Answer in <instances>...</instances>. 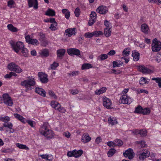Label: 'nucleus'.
<instances>
[{
    "instance_id": "35",
    "label": "nucleus",
    "mask_w": 161,
    "mask_h": 161,
    "mask_svg": "<svg viewBox=\"0 0 161 161\" xmlns=\"http://www.w3.org/2000/svg\"><path fill=\"white\" fill-rule=\"evenodd\" d=\"M108 58V56L107 54H102L98 56L97 59L102 61Z\"/></svg>"
},
{
    "instance_id": "39",
    "label": "nucleus",
    "mask_w": 161,
    "mask_h": 161,
    "mask_svg": "<svg viewBox=\"0 0 161 161\" xmlns=\"http://www.w3.org/2000/svg\"><path fill=\"white\" fill-rule=\"evenodd\" d=\"M130 48L127 47L122 52L123 55L125 56H127L129 54V53L130 52Z\"/></svg>"
},
{
    "instance_id": "38",
    "label": "nucleus",
    "mask_w": 161,
    "mask_h": 161,
    "mask_svg": "<svg viewBox=\"0 0 161 161\" xmlns=\"http://www.w3.org/2000/svg\"><path fill=\"white\" fill-rule=\"evenodd\" d=\"M57 23L55 22L54 23H52L49 28L52 31H55L58 29Z\"/></svg>"
},
{
    "instance_id": "53",
    "label": "nucleus",
    "mask_w": 161,
    "mask_h": 161,
    "mask_svg": "<svg viewBox=\"0 0 161 161\" xmlns=\"http://www.w3.org/2000/svg\"><path fill=\"white\" fill-rule=\"evenodd\" d=\"M80 10L79 8L77 7L75 11V14L76 17H79L80 14Z\"/></svg>"
},
{
    "instance_id": "50",
    "label": "nucleus",
    "mask_w": 161,
    "mask_h": 161,
    "mask_svg": "<svg viewBox=\"0 0 161 161\" xmlns=\"http://www.w3.org/2000/svg\"><path fill=\"white\" fill-rule=\"evenodd\" d=\"M21 50V52L23 54H24V55L25 57L27 56V55L28 54V50L27 49L25 48L24 47V48H23Z\"/></svg>"
},
{
    "instance_id": "56",
    "label": "nucleus",
    "mask_w": 161,
    "mask_h": 161,
    "mask_svg": "<svg viewBox=\"0 0 161 161\" xmlns=\"http://www.w3.org/2000/svg\"><path fill=\"white\" fill-rule=\"evenodd\" d=\"M3 125L4 127H7L9 129H11V127H13V125L11 123H9L7 124L4 123Z\"/></svg>"
},
{
    "instance_id": "60",
    "label": "nucleus",
    "mask_w": 161,
    "mask_h": 161,
    "mask_svg": "<svg viewBox=\"0 0 161 161\" xmlns=\"http://www.w3.org/2000/svg\"><path fill=\"white\" fill-rule=\"evenodd\" d=\"M108 145L110 147H114L116 146L115 143L112 142H107Z\"/></svg>"
},
{
    "instance_id": "1",
    "label": "nucleus",
    "mask_w": 161,
    "mask_h": 161,
    "mask_svg": "<svg viewBox=\"0 0 161 161\" xmlns=\"http://www.w3.org/2000/svg\"><path fill=\"white\" fill-rule=\"evenodd\" d=\"M36 82L34 78L25 80L22 81L21 83V86H25L26 88L25 90L26 92L28 90H30L33 89V88H32V86H34Z\"/></svg>"
},
{
    "instance_id": "2",
    "label": "nucleus",
    "mask_w": 161,
    "mask_h": 161,
    "mask_svg": "<svg viewBox=\"0 0 161 161\" xmlns=\"http://www.w3.org/2000/svg\"><path fill=\"white\" fill-rule=\"evenodd\" d=\"M10 43L13 49L16 53H18L19 50H21L24 47L23 43L19 41L16 43L13 41H11Z\"/></svg>"
},
{
    "instance_id": "21",
    "label": "nucleus",
    "mask_w": 161,
    "mask_h": 161,
    "mask_svg": "<svg viewBox=\"0 0 161 161\" xmlns=\"http://www.w3.org/2000/svg\"><path fill=\"white\" fill-rule=\"evenodd\" d=\"M45 14L48 16H53L55 15V12L53 10L49 8L46 11Z\"/></svg>"
},
{
    "instance_id": "7",
    "label": "nucleus",
    "mask_w": 161,
    "mask_h": 161,
    "mask_svg": "<svg viewBox=\"0 0 161 161\" xmlns=\"http://www.w3.org/2000/svg\"><path fill=\"white\" fill-rule=\"evenodd\" d=\"M132 101V99L129 97L127 95H123L120 97L119 103L125 104H130Z\"/></svg>"
},
{
    "instance_id": "28",
    "label": "nucleus",
    "mask_w": 161,
    "mask_h": 161,
    "mask_svg": "<svg viewBox=\"0 0 161 161\" xmlns=\"http://www.w3.org/2000/svg\"><path fill=\"white\" fill-rule=\"evenodd\" d=\"M92 67L93 66L92 64L89 63H85L82 65L81 69L82 70L88 69Z\"/></svg>"
},
{
    "instance_id": "13",
    "label": "nucleus",
    "mask_w": 161,
    "mask_h": 161,
    "mask_svg": "<svg viewBox=\"0 0 161 161\" xmlns=\"http://www.w3.org/2000/svg\"><path fill=\"white\" fill-rule=\"evenodd\" d=\"M103 105L106 108L108 109H111V107L112 105L111 101L108 98H105L103 99Z\"/></svg>"
},
{
    "instance_id": "49",
    "label": "nucleus",
    "mask_w": 161,
    "mask_h": 161,
    "mask_svg": "<svg viewBox=\"0 0 161 161\" xmlns=\"http://www.w3.org/2000/svg\"><path fill=\"white\" fill-rule=\"evenodd\" d=\"M93 36H94L96 37L99 36V35L103 34V32L100 31H96L92 32Z\"/></svg>"
},
{
    "instance_id": "37",
    "label": "nucleus",
    "mask_w": 161,
    "mask_h": 161,
    "mask_svg": "<svg viewBox=\"0 0 161 161\" xmlns=\"http://www.w3.org/2000/svg\"><path fill=\"white\" fill-rule=\"evenodd\" d=\"M152 80H155L156 82L158 84L159 87L161 88V78H153Z\"/></svg>"
},
{
    "instance_id": "44",
    "label": "nucleus",
    "mask_w": 161,
    "mask_h": 161,
    "mask_svg": "<svg viewBox=\"0 0 161 161\" xmlns=\"http://www.w3.org/2000/svg\"><path fill=\"white\" fill-rule=\"evenodd\" d=\"M14 150V149L12 148H6L2 149L1 152L2 153H11Z\"/></svg>"
},
{
    "instance_id": "52",
    "label": "nucleus",
    "mask_w": 161,
    "mask_h": 161,
    "mask_svg": "<svg viewBox=\"0 0 161 161\" xmlns=\"http://www.w3.org/2000/svg\"><path fill=\"white\" fill-rule=\"evenodd\" d=\"M58 66V63H56L55 62H54L51 65V69L52 70L55 69Z\"/></svg>"
},
{
    "instance_id": "36",
    "label": "nucleus",
    "mask_w": 161,
    "mask_h": 161,
    "mask_svg": "<svg viewBox=\"0 0 161 161\" xmlns=\"http://www.w3.org/2000/svg\"><path fill=\"white\" fill-rule=\"evenodd\" d=\"M3 102L6 104L10 106H11L13 104V102L11 99V97L7 99L6 100L5 99V101H3Z\"/></svg>"
},
{
    "instance_id": "59",
    "label": "nucleus",
    "mask_w": 161,
    "mask_h": 161,
    "mask_svg": "<svg viewBox=\"0 0 161 161\" xmlns=\"http://www.w3.org/2000/svg\"><path fill=\"white\" fill-rule=\"evenodd\" d=\"M75 151L73 150L72 151H69L67 153V155L69 157H75V154L74 153L75 152Z\"/></svg>"
},
{
    "instance_id": "22",
    "label": "nucleus",
    "mask_w": 161,
    "mask_h": 161,
    "mask_svg": "<svg viewBox=\"0 0 161 161\" xmlns=\"http://www.w3.org/2000/svg\"><path fill=\"white\" fill-rule=\"evenodd\" d=\"M65 52V50L63 49H59L57 51V56L58 57H63Z\"/></svg>"
},
{
    "instance_id": "64",
    "label": "nucleus",
    "mask_w": 161,
    "mask_h": 161,
    "mask_svg": "<svg viewBox=\"0 0 161 161\" xmlns=\"http://www.w3.org/2000/svg\"><path fill=\"white\" fill-rule=\"evenodd\" d=\"M57 110H58L59 111L62 113H64L66 111L65 109L64 108V107H61L60 105V107H59Z\"/></svg>"
},
{
    "instance_id": "57",
    "label": "nucleus",
    "mask_w": 161,
    "mask_h": 161,
    "mask_svg": "<svg viewBox=\"0 0 161 161\" xmlns=\"http://www.w3.org/2000/svg\"><path fill=\"white\" fill-rule=\"evenodd\" d=\"M84 36L86 38H91L93 36L92 32H86Z\"/></svg>"
},
{
    "instance_id": "42",
    "label": "nucleus",
    "mask_w": 161,
    "mask_h": 161,
    "mask_svg": "<svg viewBox=\"0 0 161 161\" xmlns=\"http://www.w3.org/2000/svg\"><path fill=\"white\" fill-rule=\"evenodd\" d=\"M10 120V119L9 117L8 116H6L3 117H0V121L5 123H7Z\"/></svg>"
},
{
    "instance_id": "33",
    "label": "nucleus",
    "mask_w": 161,
    "mask_h": 161,
    "mask_svg": "<svg viewBox=\"0 0 161 161\" xmlns=\"http://www.w3.org/2000/svg\"><path fill=\"white\" fill-rule=\"evenodd\" d=\"M104 34L106 36L108 37L110 36L111 34V31L110 28H106L104 30Z\"/></svg>"
},
{
    "instance_id": "46",
    "label": "nucleus",
    "mask_w": 161,
    "mask_h": 161,
    "mask_svg": "<svg viewBox=\"0 0 161 161\" xmlns=\"http://www.w3.org/2000/svg\"><path fill=\"white\" fill-rule=\"evenodd\" d=\"M48 94L51 97H53L54 99H56L57 97L54 93L52 90H48Z\"/></svg>"
},
{
    "instance_id": "10",
    "label": "nucleus",
    "mask_w": 161,
    "mask_h": 161,
    "mask_svg": "<svg viewBox=\"0 0 161 161\" xmlns=\"http://www.w3.org/2000/svg\"><path fill=\"white\" fill-rule=\"evenodd\" d=\"M123 155L125 157H128L129 159H132L134 156L133 151L131 148H129L123 153Z\"/></svg>"
},
{
    "instance_id": "48",
    "label": "nucleus",
    "mask_w": 161,
    "mask_h": 161,
    "mask_svg": "<svg viewBox=\"0 0 161 161\" xmlns=\"http://www.w3.org/2000/svg\"><path fill=\"white\" fill-rule=\"evenodd\" d=\"M147 132L146 130L144 129L140 130V135L142 137L145 136L147 135Z\"/></svg>"
},
{
    "instance_id": "24",
    "label": "nucleus",
    "mask_w": 161,
    "mask_h": 161,
    "mask_svg": "<svg viewBox=\"0 0 161 161\" xmlns=\"http://www.w3.org/2000/svg\"><path fill=\"white\" fill-rule=\"evenodd\" d=\"M7 28L8 30L13 32H16L18 31V29L14 27L11 24H8L7 26Z\"/></svg>"
},
{
    "instance_id": "15",
    "label": "nucleus",
    "mask_w": 161,
    "mask_h": 161,
    "mask_svg": "<svg viewBox=\"0 0 161 161\" xmlns=\"http://www.w3.org/2000/svg\"><path fill=\"white\" fill-rule=\"evenodd\" d=\"M139 70L143 73L150 74L153 73V71L144 66H140Z\"/></svg>"
},
{
    "instance_id": "32",
    "label": "nucleus",
    "mask_w": 161,
    "mask_h": 161,
    "mask_svg": "<svg viewBox=\"0 0 161 161\" xmlns=\"http://www.w3.org/2000/svg\"><path fill=\"white\" fill-rule=\"evenodd\" d=\"M75 152L74 153L75 157V158H78L80 157L83 153V151L82 150H74Z\"/></svg>"
},
{
    "instance_id": "16",
    "label": "nucleus",
    "mask_w": 161,
    "mask_h": 161,
    "mask_svg": "<svg viewBox=\"0 0 161 161\" xmlns=\"http://www.w3.org/2000/svg\"><path fill=\"white\" fill-rule=\"evenodd\" d=\"M35 92L43 97H46V92L42 88L36 87Z\"/></svg>"
},
{
    "instance_id": "25",
    "label": "nucleus",
    "mask_w": 161,
    "mask_h": 161,
    "mask_svg": "<svg viewBox=\"0 0 161 161\" xmlns=\"http://www.w3.org/2000/svg\"><path fill=\"white\" fill-rule=\"evenodd\" d=\"M107 89L105 87H102L99 90H96L95 92V93L97 95H100L104 93L106 91Z\"/></svg>"
},
{
    "instance_id": "40",
    "label": "nucleus",
    "mask_w": 161,
    "mask_h": 161,
    "mask_svg": "<svg viewBox=\"0 0 161 161\" xmlns=\"http://www.w3.org/2000/svg\"><path fill=\"white\" fill-rule=\"evenodd\" d=\"M142 110V107L141 106L139 105L135 108V110L134 111V112L135 113L141 114Z\"/></svg>"
},
{
    "instance_id": "23",
    "label": "nucleus",
    "mask_w": 161,
    "mask_h": 161,
    "mask_svg": "<svg viewBox=\"0 0 161 161\" xmlns=\"http://www.w3.org/2000/svg\"><path fill=\"white\" fill-rule=\"evenodd\" d=\"M51 105L53 108L57 110L60 107V104L57 102L54 101L51 102Z\"/></svg>"
},
{
    "instance_id": "58",
    "label": "nucleus",
    "mask_w": 161,
    "mask_h": 161,
    "mask_svg": "<svg viewBox=\"0 0 161 161\" xmlns=\"http://www.w3.org/2000/svg\"><path fill=\"white\" fill-rule=\"evenodd\" d=\"M40 36L39 40L42 42H43L45 40V35L42 33H40L39 34Z\"/></svg>"
},
{
    "instance_id": "9",
    "label": "nucleus",
    "mask_w": 161,
    "mask_h": 161,
    "mask_svg": "<svg viewBox=\"0 0 161 161\" xmlns=\"http://www.w3.org/2000/svg\"><path fill=\"white\" fill-rule=\"evenodd\" d=\"M38 76L40 81L42 83H46L48 80L47 74L42 72H39L38 73Z\"/></svg>"
},
{
    "instance_id": "31",
    "label": "nucleus",
    "mask_w": 161,
    "mask_h": 161,
    "mask_svg": "<svg viewBox=\"0 0 161 161\" xmlns=\"http://www.w3.org/2000/svg\"><path fill=\"white\" fill-rule=\"evenodd\" d=\"M116 152V151L114 148L110 149L107 153L108 157H112Z\"/></svg>"
},
{
    "instance_id": "3",
    "label": "nucleus",
    "mask_w": 161,
    "mask_h": 161,
    "mask_svg": "<svg viewBox=\"0 0 161 161\" xmlns=\"http://www.w3.org/2000/svg\"><path fill=\"white\" fill-rule=\"evenodd\" d=\"M41 133L47 138H52L53 136L52 131L47 129L46 126H43L41 128Z\"/></svg>"
},
{
    "instance_id": "5",
    "label": "nucleus",
    "mask_w": 161,
    "mask_h": 161,
    "mask_svg": "<svg viewBox=\"0 0 161 161\" xmlns=\"http://www.w3.org/2000/svg\"><path fill=\"white\" fill-rule=\"evenodd\" d=\"M8 68L9 70L15 71L17 73H19L22 71V70L18 65L13 62L8 64Z\"/></svg>"
},
{
    "instance_id": "18",
    "label": "nucleus",
    "mask_w": 161,
    "mask_h": 161,
    "mask_svg": "<svg viewBox=\"0 0 161 161\" xmlns=\"http://www.w3.org/2000/svg\"><path fill=\"white\" fill-rule=\"evenodd\" d=\"M148 26L146 24H143L141 25V31L145 34H148Z\"/></svg>"
},
{
    "instance_id": "26",
    "label": "nucleus",
    "mask_w": 161,
    "mask_h": 161,
    "mask_svg": "<svg viewBox=\"0 0 161 161\" xmlns=\"http://www.w3.org/2000/svg\"><path fill=\"white\" fill-rule=\"evenodd\" d=\"M62 13L65 15V16L66 19H69L70 15V12L66 9H63L62 10Z\"/></svg>"
},
{
    "instance_id": "6",
    "label": "nucleus",
    "mask_w": 161,
    "mask_h": 161,
    "mask_svg": "<svg viewBox=\"0 0 161 161\" xmlns=\"http://www.w3.org/2000/svg\"><path fill=\"white\" fill-rule=\"evenodd\" d=\"M67 53L69 55L72 56L73 55H76L79 58H81L80 50L75 48H70L67 49Z\"/></svg>"
},
{
    "instance_id": "12",
    "label": "nucleus",
    "mask_w": 161,
    "mask_h": 161,
    "mask_svg": "<svg viewBox=\"0 0 161 161\" xmlns=\"http://www.w3.org/2000/svg\"><path fill=\"white\" fill-rule=\"evenodd\" d=\"M28 3L29 8L33 6L34 8L35 9H37L38 8L37 0H28Z\"/></svg>"
},
{
    "instance_id": "4",
    "label": "nucleus",
    "mask_w": 161,
    "mask_h": 161,
    "mask_svg": "<svg viewBox=\"0 0 161 161\" xmlns=\"http://www.w3.org/2000/svg\"><path fill=\"white\" fill-rule=\"evenodd\" d=\"M161 48V42L158 41L157 39L155 38L153 41L152 44V49L154 52L159 51Z\"/></svg>"
},
{
    "instance_id": "63",
    "label": "nucleus",
    "mask_w": 161,
    "mask_h": 161,
    "mask_svg": "<svg viewBox=\"0 0 161 161\" xmlns=\"http://www.w3.org/2000/svg\"><path fill=\"white\" fill-rule=\"evenodd\" d=\"M97 14L95 12L92 11L90 14V17L91 18H94L95 17L96 18Z\"/></svg>"
},
{
    "instance_id": "11",
    "label": "nucleus",
    "mask_w": 161,
    "mask_h": 161,
    "mask_svg": "<svg viewBox=\"0 0 161 161\" xmlns=\"http://www.w3.org/2000/svg\"><path fill=\"white\" fill-rule=\"evenodd\" d=\"M96 11L101 14H105L108 12V9L106 6L102 5L97 8Z\"/></svg>"
},
{
    "instance_id": "29",
    "label": "nucleus",
    "mask_w": 161,
    "mask_h": 161,
    "mask_svg": "<svg viewBox=\"0 0 161 161\" xmlns=\"http://www.w3.org/2000/svg\"><path fill=\"white\" fill-rule=\"evenodd\" d=\"M2 97L3 98H2V97L0 96V103H2L3 99V101H5V99L6 100L7 99L11 98L9 95L7 93L3 94Z\"/></svg>"
},
{
    "instance_id": "34",
    "label": "nucleus",
    "mask_w": 161,
    "mask_h": 161,
    "mask_svg": "<svg viewBox=\"0 0 161 161\" xmlns=\"http://www.w3.org/2000/svg\"><path fill=\"white\" fill-rule=\"evenodd\" d=\"M108 123L112 125H115L117 123L116 119H115L111 117L109 118L108 119Z\"/></svg>"
},
{
    "instance_id": "54",
    "label": "nucleus",
    "mask_w": 161,
    "mask_h": 161,
    "mask_svg": "<svg viewBox=\"0 0 161 161\" xmlns=\"http://www.w3.org/2000/svg\"><path fill=\"white\" fill-rule=\"evenodd\" d=\"M96 20V17L94 18H91L89 20L88 25L89 26H92L93 24L95 22Z\"/></svg>"
},
{
    "instance_id": "47",
    "label": "nucleus",
    "mask_w": 161,
    "mask_h": 161,
    "mask_svg": "<svg viewBox=\"0 0 161 161\" xmlns=\"http://www.w3.org/2000/svg\"><path fill=\"white\" fill-rule=\"evenodd\" d=\"M26 122H27L32 127H34L36 124L35 122V121H31L30 120L26 119Z\"/></svg>"
},
{
    "instance_id": "41",
    "label": "nucleus",
    "mask_w": 161,
    "mask_h": 161,
    "mask_svg": "<svg viewBox=\"0 0 161 161\" xmlns=\"http://www.w3.org/2000/svg\"><path fill=\"white\" fill-rule=\"evenodd\" d=\"M150 112V110L149 108H146L144 109L142 108L141 114L144 115H147L149 114Z\"/></svg>"
},
{
    "instance_id": "45",
    "label": "nucleus",
    "mask_w": 161,
    "mask_h": 161,
    "mask_svg": "<svg viewBox=\"0 0 161 161\" xmlns=\"http://www.w3.org/2000/svg\"><path fill=\"white\" fill-rule=\"evenodd\" d=\"M139 83L141 85H143L144 84H146V83L147 84L148 82L146 81V78L142 77L139 80Z\"/></svg>"
},
{
    "instance_id": "19",
    "label": "nucleus",
    "mask_w": 161,
    "mask_h": 161,
    "mask_svg": "<svg viewBox=\"0 0 161 161\" xmlns=\"http://www.w3.org/2000/svg\"><path fill=\"white\" fill-rule=\"evenodd\" d=\"M14 115L15 117L24 123H26V119L22 116L18 114H14Z\"/></svg>"
},
{
    "instance_id": "61",
    "label": "nucleus",
    "mask_w": 161,
    "mask_h": 161,
    "mask_svg": "<svg viewBox=\"0 0 161 161\" xmlns=\"http://www.w3.org/2000/svg\"><path fill=\"white\" fill-rule=\"evenodd\" d=\"M113 67L115 68L117 67H119L121 65V64H118V62L116 61H114L113 62Z\"/></svg>"
},
{
    "instance_id": "62",
    "label": "nucleus",
    "mask_w": 161,
    "mask_h": 161,
    "mask_svg": "<svg viewBox=\"0 0 161 161\" xmlns=\"http://www.w3.org/2000/svg\"><path fill=\"white\" fill-rule=\"evenodd\" d=\"M14 3V2L13 0H9L8 2V5L10 8H11L12 7V5H13Z\"/></svg>"
},
{
    "instance_id": "51",
    "label": "nucleus",
    "mask_w": 161,
    "mask_h": 161,
    "mask_svg": "<svg viewBox=\"0 0 161 161\" xmlns=\"http://www.w3.org/2000/svg\"><path fill=\"white\" fill-rule=\"evenodd\" d=\"M29 44L34 45H37L39 44V42L36 39H31Z\"/></svg>"
},
{
    "instance_id": "8",
    "label": "nucleus",
    "mask_w": 161,
    "mask_h": 161,
    "mask_svg": "<svg viewBox=\"0 0 161 161\" xmlns=\"http://www.w3.org/2000/svg\"><path fill=\"white\" fill-rule=\"evenodd\" d=\"M137 155L139 157L140 160L143 161L145 158L149 157L150 155V153L147 150H144L143 152H140L139 154L137 152Z\"/></svg>"
},
{
    "instance_id": "17",
    "label": "nucleus",
    "mask_w": 161,
    "mask_h": 161,
    "mask_svg": "<svg viewBox=\"0 0 161 161\" xmlns=\"http://www.w3.org/2000/svg\"><path fill=\"white\" fill-rule=\"evenodd\" d=\"M91 139V138L89 135L87 133H85L82 136L81 141L83 142L86 143L89 142Z\"/></svg>"
},
{
    "instance_id": "14",
    "label": "nucleus",
    "mask_w": 161,
    "mask_h": 161,
    "mask_svg": "<svg viewBox=\"0 0 161 161\" xmlns=\"http://www.w3.org/2000/svg\"><path fill=\"white\" fill-rule=\"evenodd\" d=\"M75 28H69L65 30V33L66 36H68V37H70L72 35H75L76 32L75 31Z\"/></svg>"
},
{
    "instance_id": "27",
    "label": "nucleus",
    "mask_w": 161,
    "mask_h": 161,
    "mask_svg": "<svg viewBox=\"0 0 161 161\" xmlns=\"http://www.w3.org/2000/svg\"><path fill=\"white\" fill-rule=\"evenodd\" d=\"M137 146L140 149L145 147L146 144L145 142L142 141H138L136 142Z\"/></svg>"
},
{
    "instance_id": "55",
    "label": "nucleus",
    "mask_w": 161,
    "mask_h": 161,
    "mask_svg": "<svg viewBox=\"0 0 161 161\" xmlns=\"http://www.w3.org/2000/svg\"><path fill=\"white\" fill-rule=\"evenodd\" d=\"M16 145L17 147L20 149H26V148H28L26 145L19 143H16Z\"/></svg>"
},
{
    "instance_id": "20",
    "label": "nucleus",
    "mask_w": 161,
    "mask_h": 161,
    "mask_svg": "<svg viewBox=\"0 0 161 161\" xmlns=\"http://www.w3.org/2000/svg\"><path fill=\"white\" fill-rule=\"evenodd\" d=\"M132 56L133 57V60L137 61L139 59L140 53L134 50L132 52Z\"/></svg>"
},
{
    "instance_id": "30",
    "label": "nucleus",
    "mask_w": 161,
    "mask_h": 161,
    "mask_svg": "<svg viewBox=\"0 0 161 161\" xmlns=\"http://www.w3.org/2000/svg\"><path fill=\"white\" fill-rule=\"evenodd\" d=\"M41 55L45 57L48 56L49 55L48 50L46 49L42 50L41 52Z\"/></svg>"
},
{
    "instance_id": "43",
    "label": "nucleus",
    "mask_w": 161,
    "mask_h": 161,
    "mask_svg": "<svg viewBox=\"0 0 161 161\" xmlns=\"http://www.w3.org/2000/svg\"><path fill=\"white\" fill-rule=\"evenodd\" d=\"M115 143L116 146H121L123 144V142L120 139H116L114 141Z\"/></svg>"
}]
</instances>
